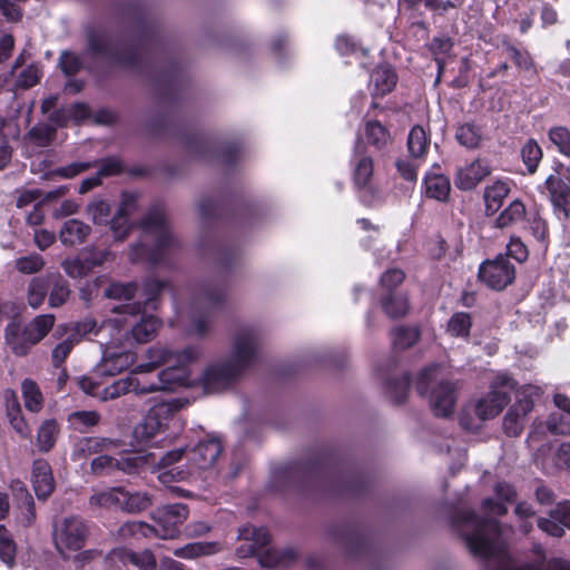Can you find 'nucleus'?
Instances as JSON below:
<instances>
[{
  "label": "nucleus",
  "instance_id": "1",
  "mask_svg": "<svg viewBox=\"0 0 570 570\" xmlns=\"http://www.w3.org/2000/svg\"><path fill=\"white\" fill-rule=\"evenodd\" d=\"M262 331L254 324H242L230 334L229 355L212 362L204 371H197L194 362L199 347L187 346L180 351V387L202 384L209 392L223 391L236 383L258 358Z\"/></svg>",
  "mask_w": 570,
  "mask_h": 570
},
{
  "label": "nucleus",
  "instance_id": "2",
  "mask_svg": "<svg viewBox=\"0 0 570 570\" xmlns=\"http://www.w3.org/2000/svg\"><path fill=\"white\" fill-rule=\"evenodd\" d=\"M494 493L497 500L485 499L482 502L483 517L471 511H461L456 514L454 524L474 556L491 561L493 570H501L508 564L512 567L515 562L507 551L502 530L494 517L508 512L504 503L514 500L515 491L510 484L500 482L495 485Z\"/></svg>",
  "mask_w": 570,
  "mask_h": 570
},
{
  "label": "nucleus",
  "instance_id": "3",
  "mask_svg": "<svg viewBox=\"0 0 570 570\" xmlns=\"http://www.w3.org/2000/svg\"><path fill=\"white\" fill-rule=\"evenodd\" d=\"M416 390L429 400L436 416L448 417L454 412L456 389L446 379L445 370L441 365L434 364L424 368L417 377Z\"/></svg>",
  "mask_w": 570,
  "mask_h": 570
},
{
  "label": "nucleus",
  "instance_id": "4",
  "mask_svg": "<svg viewBox=\"0 0 570 570\" xmlns=\"http://www.w3.org/2000/svg\"><path fill=\"white\" fill-rule=\"evenodd\" d=\"M55 322L53 314L37 315L24 325L11 322L4 330L6 344L16 356H27L49 334Z\"/></svg>",
  "mask_w": 570,
  "mask_h": 570
},
{
  "label": "nucleus",
  "instance_id": "5",
  "mask_svg": "<svg viewBox=\"0 0 570 570\" xmlns=\"http://www.w3.org/2000/svg\"><path fill=\"white\" fill-rule=\"evenodd\" d=\"M513 389L512 379L505 373H498L491 381L490 391L469 405L466 411L473 410L480 421L491 420L508 404Z\"/></svg>",
  "mask_w": 570,
  "mask_h": 570
},
{
  "label": "nucleus",
  "instance_id": "6",
  "mask_svg": "<svg viewBox=\"0 0 570 570\" xmlns=\"http://www.w3.org/2000/svg\"><path fill=\"white\" fill-rule=\"evenodd\" d=\"M352 177L355 187L360 190L362 203L376 206L381 202V194L373 185L374 165L365 147L357 140L351 159Z\"/></svg>",
  "mask_w": 570,
  "mask_h": 570
},
{
  "label": "nucleus",
  "instance_id": "7",
  "mask_svg": "<svg viewBox=\"0 0 570 570\" xmlns=\"http://www.w3.org/2000/svg\"><path fill=\"white\" fill-rule=\"evenodd\" d=\"M87 535L86 523L77 517H66L53 525L55 546L63 558H68L70 552L80 550Z\"/></svg>",
  "mask_w": 570,
  "mask_h": 570
},
{
  "label": "nucleus",
  "instance_id": "8",
  "mask_svg": "<svg viewBox=\"0 0 570 570\" xmlns=\"http://www.w3.org/2000/svg\"><path fill=\"white\" fill-rule=\"evenodd\" d=\"M88 51L106 58L114 63L131 66L137 59V52L102 31H90L88 35Z\"/></svg>",
  "mask_w": 570,
  "mask_h": 570
},
{
  "label": "nucleus",
  "instance_id": "9",
  "mask_svg": "<svg viewBox=\"0 0 570 570\" xmlns=\"http://www.w3.org/2000/svg\"><path fill=\"white\" fill-rule=\"evenodd\" d=\"M541 394V389L535 385H524L517 391L515 402L507 412L503 421L505 433L517 436L521 433L525 416L532 411L534 400Z\"/></svg>",
  "mask_w": 570,
  "mask_h": 570
},
{
  "label": "nucleus",
  "instance_id": "10",
  "mask_svg": "<svg viewBox=\"0 0 570 570\" xmlns=\"http://www.w3.org/2000/svg\"><path fill=\"white\" fill-rule=\"evenodd\" d=\"M175 407H177L176 400H174L169 405L161 404L151 409L147 415L135 425L132 430L131 446L137 449L147 446L165 426L161 416Z\"/></svg>",
  "mask_w": 570,
  "mask_h": 570
},
{
  "label": "nucleus",
  "instance_id": "11",
  "mask_svg": "<svg viewBox=\"0 0 570 570\" xmlns=\"http://www.w3.org/2000/svg\"><path fill=\"white\" fill-rule=\"evenodd\" d=\"M479 276L489 287L500 291L512 283L515 271L509 259L500 255L481 265Z\"/></svg>",
  "mask_w": 570,
  "mask_h": 570
},
{
  "label": "nucleus",
  "instance_id": "12",
  "mask_svg": "<svg viewBox=\"0 0 570 570\" xmlns=\"http://www.w3.org/2000/svg\"><path fill=\"white\" fill-rule=\"evenodd\" d=\"M138 209V196L134 193L124 191L115 214L111 217L110 230L115 240H125L130 230L131 225L128 218Z\"/></svg>",
  "mask_w": 570,
  "mask_h": 570
},
{
  "label": "nucleus",
  "instance_id": "13",
  "mask_svg": "<svg viewBox=\"0 0 570 570\" xmlns=\"http://www.w3.org/2000/svg\"><path fill=\"white\" fill-rule=\"evenodd\" d=\"M96 166H99L97 173L101 178L117 175L122 170L121 161L118 158L109 157L95 161H75L57 168L55 174L59 177L69 179Z\"/></svg>",
  "mask_w": 570,
  "mask_h": 570
},
{
  "label": "nucleus",
  "instance_id": "14",
  "mask_svg": "<svg viewBox=\"0 0 570 570\" xmlns=\"http://www.w3.org/2000/svg\"><path fill=\"white\" fill-rule=\"evenodd\" d=\"M153 523L149 524L153 535L171 540L178 534V505L167 504L154 511L151 514Z\"/></svg>",
  "mask_w": 570,
  "mask_h": 570
},
{
  "label": "nucleus",
  "instance_id": "15",
  "mask_svg": "<svg viewBox=\"0 0 570 570\" xmlns=\"http://www.w3.org/2000/svg\"><path fill=\"white\" fill-rule=\"evenodd\" d=\"M535 463L544 473L554 474L560 470L570 468V442L556 443L549 446L548 452L539 453Z\"/></svg>",
  "mask_w": 570,
  "mask_h": 570
},
{
  "label": "nucleus",
  "instance_id": "16",
  "mask_svg": "<svg viewBox=\"0 0 570 570\" xmlns=\"http://www.w3.org/2000/svg\"><path fill=\"white\" fill-rule=\"evenodd\" d=\"M140 227L156 237V249L166 252L171 245L165 213L161 208L150 209L140 222Z\"/></svg>",
  "mask_w": 570,
  "mask_h": 570
},
{
  "label": "nucleus",
  "instance_id": "17",
  "mask_svg": "<svg viewBox=\"0 0 570 570\" xmlns=\"http://www.w3.org/2000/svg\"><path fill=\"white\" fill-rule=\"evenodd\" d=\"M549 199L558 216L568 218L570 215V187L560 177L550 175L544 181Z\"/></svg>",
  "mask_w": 570,
  "mask_h": 570
},
{
  "label": "nucleus",
  "instance_id": "18",
  "mask_svg": "<svg viewBox=\"0 0 570 570\" xmlns=\"http://www.w3.org/2000/svg\"><path fill=\"white\" fill-rule=\"evenodd\" d=\"M491 167L487 160L475 159L471 164L460 168L455 177V186L462 190L473 189L487 176L491 174Z\"/></svg>",
  "mask_w": 570,
  "mask_h": 570
},
{
  "label": "nucleus",
  "instance_id": "19",
  "mask_svg": "<svg viewBox=\"0 0 570 570\" xmlns=\"http://www.w3.org/2000/svg\"><path fill=\"white\" fill-rule=\"evenodd\" d=\"M108 560L112 563H131L140 570H155L157 566L156 558L150 550L135 552L118 548L109 552Z\"/></svg>",
  "mask_w": 570,
  "mask_h": 570
},
{
  "label": "nucleus",
  "instance_id": "20",
  "mask_svg": "<svg viewBox=\"0 0 570 570\" xmlns=\"http://www.w3.org/2000/svg\"><path fill=\"white\" fill-rule=\"evenodd\" d=\"M134 364V355L127 350L118 351L116 346H108L99 364V371L105 375L114 376Z\"/></svg>",
  "mask_w": 570,
  "mask_h": 570
},
{
  "label": "nucleus",
  "instance_id": "21",
  "mask_svg": "<svg viewBox=\"0 0 570 570\" xmlns=\"http://www.w3.org/2000/svg\"><path fill=\"white\" fill-rule=\"evenodd\" d=\"M31 482L38 499L45 500L52 493L55 480L51 466L47 461L39 459L33 462Z\"/></svg>",
  "mask_w": 570,
  "mask_h": 570
},
{
  "label": "nucleus",
  "instance_id": "22",
  "mask_svg": "<svg viewBox=\"0 0 570 570\" xmlns=\"http://www.w3.org/2000/svg\"><path fill=\"white\" fill-rule=\"evenodd\" d=\"M222 452V444L217 439L199 442L193 450L186 452L188 460L199 469L210 468Z\"/></svg>",
  "mask_w": 570,
  "mask_h": 570
},
{
  "label": "nucleus",
  "instance_id": "23",
  "mask_svg": "<svg viewBox=\"0 0 570 570\" xmlns=\"http://www.w3.org/2000/svg\"><path fill=\"white\" fill-rule=\"evenodd\" d=\"M91 234V227L85 222L70 218L63 222L59 229V240L65 246H77L83 244Z\"/></svg>",
  "mask_w": 570,
  "mask_h": 570
},
{
  "label": "nucleus",
  "instance_id": "24",
  "mask_svg": "<svg viewBox=\"0 0 570 570\" xmlns=\"http://www.w3.org/2000/svg\"><path fill=\"white\" fill-rule=\"evenodd\" d=\"M396 81L394 70L389 65H381L373 70L368 88L373 96H384L393 90Z\"/></svg>",
  "mask_w": 570,
  "mask_h": 570
},
{
  "label": "nucleus",
  "instance_id": "25",
  "mask_svg": "<svg viewBox=\"0 0 570 570\" xmlns=\"http://www.w3.org/2000/svg\"><path fill=\"white\" fill-rule=\"evenodd\" d=\"M178 450H171L161 456L157 464L158 480L174 493L177 491L178 470Z\"/></svg>",
  "mask_w": 570,
  "mask_h": 570
},
{
  "label": "nucleus",
  "instance_id": "26",
  "mask_svg": "<svg viewBox=\"0 0 570 570\" xmlns=\"http://www.w3.org/2000/svg\"><path fill=\"white\" fill-rule=\"evenodd\" d=\"M450 190V180L444 175L430 173L425 176L424 193L426 197L444 202L448 199Z\"/></svg>",
  "mask_w": 570,
  "mask_h": 570
},
{
  "label": "nucleus",
  "instance_id": "27",
  "mask_svg": "<svg viewBox=\"0 0 570 570\" xmlns=\"http://www.w3.org/2000/svg\"><path fill=\"white\" fill-rule=\"evenodd\" d=\"M50 287L48 304L51 308H57L66 304L70 297L68 282L60 274L48 275V286Z\"/></svg>",
  "mask_w": 570,
  "mask_h": 570
},
{
  "label": "nucleus",
  "instance_id": "28",
  "mask_svg": "<svg viewBox=\"0 0 570 570\" xmlns=\"http://www.w3.org/2000/svg\"><path fill=\"white\" fill-rule=\"evenodd\" d=\"M510 193V184L505 180H497L484 189V203L488 213H495L502 206Z\"/></svg>",
  "mask_w": 570,
  "mask_h": 570
},
{
  "label": "nucleus",
  "instance_id": "29",
  "mask_svg": "<svg viewBox=\"0 0 570 570\" xmlns=\"http://www.w3.org/2000/svg\"><path fill=\"white\" fill-rule=\"evenodd\" d=\"M178 389V367L171 365L163 370L158 375V384L144 385L139 390L140 394H148L155 391L175 392Z\"/></svg>",
  "mask_w": 570,
  "mask_h": 570
},
{
  "label": "nucleus",
  "instance_id": "30",
  "mask_svg": "<svg viewBox=\"0 0 570 570\" xmlns=\"http://www.w3.org/2000/svg\"><path fill=\"white\" fill-rule=\"evenodd\" d=\"M116 445L117 443L110 439L82 438L77 442L73 454L81 459Z\"/></svg>",
  "mask_w": 570,
  "mask_h": 570
},
{
  "label": "nucleus",
  "instance_id": "31",
  "mask_svg": "<svg viewBox=\"0 0 570 570\" xmlns=\"http://www.w3.org/2000/svg\"><path fill=\"white\" fill-rule=\"evenodd\" d=\"M140 389L141 386L135 377H126L104 387L100 392V399L104 401L114 400L129 392L140 394Z\"/></svg>",
  "mask_w": 570,
  "mask_h": 570
},
{
  "label": "nucleus",
  "instance_id": "32",
  "mask_svg": "<svg viewBox=\"0 0 570 570\" xmlns=\"http://www.w3.org/2000/svg\"><path fill=\"white\" fill-rule=\"evenodd\" d=\"M159 325L155 316H144L131 327V337L136 343H147L154 338Z\"/></svg>",
  "mask_w": 570,
  "mask_h": 570
},
{
  "label": "nucleus",
  "instance_id": "33",
  "mask_svg": "<svg viewBox=\"0 0 570 570\" xmlns=\"http://www.w3.org/2000/svg\"><path fill=\"white\" fill-rule=\"evenodd\" d=\"M88 116L89 108L87 105L78 102L53 111L50 114L49 119L59 126H63L69 119L79 121L86 119Z\"/></svg>",
  "mask_w": 570,
  "mask_h": 570
},
{
  "label": "nucleus",
  "instance_id": "34",
  "mask_svg": "<svg viewBox=\"0 0 570 570\" xmlns=\"http://www.w3.org/2000/svg\"><path fill=\"white\" fill-rule=\"evenodd\" d=\"M88 218L98 226H109L111 222V207L105 199H94L86 206Z\"/></svg>",
  "mask_w": 570,
  "mask_h": 570
},
{
  "label": "nucleus",
  "instance_id": "35",
  "mask_svg": "<svg viewBox=\"0 0 570 570\" xmlns=\"http://www.w3.org/2000/svg\"><path fill=\"white\" fill-rule=\"evenodd\" d=\"M430 139L425 130L415 126L411 129L407 138V148L411 157L415 159L422 158L429 150Z\"/></svg>",
  "mask_w": 570,
  "mask_h": 570
},
{
  "label": "nucleus",
  "instance_id": "36",
  "mask_svg": "<svg viewBox=\"0 0 570 570\" xmlns=\"http://www.w3.org/2000/svg\"><path fill=\"white\" fill-rule=\"evenodd\" d=\"M48 292V275L46 277H33L27 287V303L33 309L39 308L45 302Z\"/></svg>",
  "mask_w": 570,
  "mask_h": 570
},
{
  "label": "nucleus",
  "instance_id": "37",
  "mask_svg": "<svg viewBox=\"0 0 570 570\" xmlns=\"http://www.w3.org/2000/svg\"><path fill=\"white\" fill-rule=\"evenodd\" d=\"M364 136L367 142L377 149L385 147L391 141L389 130L376 120H371L365 124Z\"/></svg>",
  "mask_w": 570,
  "mask_h": 570
},
{
  "label": "nucleus",
  "instance_id": "38",
  "mask_svg": "<svg viewBox=\"0 0 570 570\" xmlns=\"http://www.w3.org/2000/svg\"><path fill=\"white\" fill-rule=\"evenodd\" d=\"M382 306L390 317L404 316L409 309L407 298L400 292L387 293L382 299Z\"/></svg>",
  "mask_w": 570,
  "mask_h": 570
},
{
  "label": "nucleus",
  "instance_id": "39",
  "mask_svg": "<svg viewBox=\"0 0 570 570\" xmlns=\"http://www.w3.org/2000/svg\"><path fill=\"white\" fill-rule=\"evenodd\" d=\"M151 505V499L146 492H129L124 489L121 510L128 513H138Z\"/></svg>",
  "mask_w": 570,
  "mask_h": 570
},
{
  "label": "nucleus",
  "instance_id": "40",
  "mask_svg": "<svg viewBox=\"0 0 570 570\" xmlns=\"http://www.w3.org/2000/svg\"><path fill=\"white\" fill-rule=\"evenodd\" d=\"M124 488H111L106 491L97 492L90 497V504L101 508H116L121 510V500Z\"/></svg>",
  "mask_w": 570,
  "mask_h": 570
},
{
  "label": "nucleus",
  "instance_id": "41",
  "mask_svg": "<svg viewBox=\"0 0 570 570\" xmlns=\"http://www.w3.org/2000/svg\"><path fill=\"white\" fill-rule=\"evenodd\" d=\"M96 322L94 320H85L73 324L59 325L56 330V334H67L69 337L73 338L76 344H78L82 338L86 337V335L94 332Z\"/></svg>",
  "mask_w": 570,
  "mask_h": 570
},
{
  "label": "nucleus",
  "instance_id": "42",
  "mask_svg": "<svg viewBox=\"0 0 570 570\" xmlns=\"http://www.w3.org/2000/svg\"><path fill=\"white\" fill-rule=\"evenodd\" d=\"M21 390L26 409L33 413L39 412L42 407L43 399L36 382L29 379L23 380Z\"/></svg>",
  "mask_w": 570,
  "mask_h": 570
},
{
  "label": "nucleus",
  "instance_id": "43",
  "mask_svg": "<svg viewBox=\"0 0 570 570\" xmlns=\"http://www.w3.org/2000/svg\"><path fill=\"white\" fill-rule=\"evenodd\" d=\"M59 428L55 420H46L37 433V445L40 451L48 452L56 443Z\"/></svg>",
  "mask_w": 570,
  "mask_h": 570
},
{
  "label": "nucleus",
  "instance_id": "44",
  "mask_svg": "<svg viewBox=\"0 0 570 570\" xmlns=\"http://www.w3.org/2000/svg\"><path fill=\"white\" fill-rule=\"evenodd\" d=\"M472 326L471 317L468 313L458 312L451 316L448 322L446 332L451 336L468 337Z\"/></svg>",
  "mask_w": 570,
  "mask_h": 570
},
{
  "label": "nucleus",
  "instance_id": "45",
  "mask_svg": "<svg viewBox=\"0 0 570 570\" xmlns=\"http://www.w3.org/2000/svg\"><path fill=\"white\" fill-rule=\"evenodd\" d=\"M455 138L460 145L466 148H475L480 145L482 134L473 124H464L458 127Z\"/></svg>",
  "mask_w": 570,
  "mask_h": 570
},
{
  "label": "nucleus",
  "instance_id": "46",
  "mask_svg": "<svg viewBox=\"0 0 570 570\" xmlns=\"http://www.w3.org/2000/svg\"><path fill=\"white\" fill-rule=\"evenodd\" d=\"M525 215V206L515 199L497 218V225L501 228L521 220Z\"/></svg>",
  "mask_w": 570,
  "mask_h": 570
},
{
  "label": "nucleus",
  "instance_id": "47",
  "mask_svg": "<svg viewBox=\"0 0 570 570\" xmlns=\"http://www.w3.org/2000/svg\"><path fill=\"white\" fill-rule=\"evenodd\" d=\"M239 538L249 541L257 549L265 547L271 539L269 532L264 527L247 525L239 530Z\"/></svg>",
  "mask_w": 570,
  "mask_h": 570
},
{
  "label": "nucleus",
  "instance_id": "48",
  "mask_svg": "<svg viewBox=\"0 0 570 570\" xmlns=\"http://www.w3.org/2000/svg\"><path fill=\"white\" fill-rule=\"evenodd\" d=\"M46 265L43 257L39 254H30L27 256L18 257L14 261V268L21 274H36L40 272Z\"/></svg>",
  "mask_w": 570,
  "mask_h": 570
},
{
  "label": "nucleus",
  "instance_id": "49",
  "mask_svg": "<svg viewBox=\"0 0 570 570\" xmlns=\"http://www.w3.org/2000/svg\"><path fill=\"white\" fill-rule=\"evenodd\" d=\"M17 553V546L10 533L0 525V559L9 567L13 566Z\"/></svg>",
  "mask_w": 570,
  "mask_h": 570
},
{
  "label": "nucleus",
  "instance_id": "50",
  "mask_svg": "<svg viewBox=\"0 0 570 570\" xmlns=\"http://www.w3.org/2000/svg\"><path fill=\"white\" fill-rule=\"evenodd\" d=\"M118 535L122 539L127 538H147L153 535L148 523L142 521H128L120 525Z\"/></svg>",
  "mask_w": 570,
  "mask_h": 570
},
{
  "label": "nucleus",
  "instance_id": "51",
  "mask_svg": "<svg viewBox=\"0 0 570 570\" xmlns=\"http://www.w3.org/2000/svg\"><path fill=\"white\" fill-rule=\"evenodd\" d=\"M549 139L560 154L570 158V131L564 127H553L549 130Z\"/></svg>",
  "mask_w": 570,
  "mask_h": 570
},
{
  "label": "nucleus",
  "instance_id": "52",
  "mask_svg": "<svg viewBox=\"0 0 570 570\" xmlns=\"http://www.w3.org/2000/svg\"><path fill=\"white\" fill-rule=\"evenodd\" d=\"M219 550L215 542H194L180 548V558H195L214 554Z\"/></svg>",
  "mask_w": 570,
  "mask_h": 570
},
{
  "label": "nucleus",
  "instance_id": "53",
  "mask_svg": "<svg viewBox=\"0 0 570 570\" xmlns=\"http://www.w3.org/2000/svg\"><path fill=\"white\" fill-rule=\"evenodd\" d=\"M522 160L530 173H534L541 158L542 150L534 140H529L521 150Z\"/></svg>",
  "mask_w": 570,
  "mask_h": 570
},
{
  "label": "nucleus",
  "instance_id": "54",
  "mask_svg": "<svg viewBox=\"0 0 570 570\" xmlns=\"http://www.w3.org/2000/svg\"><path fill=\"white\" fill-rule=\"evenodd\" d=\"M55 132L49 125H37L29 130L28 138L39 147H47L52 142Z\"/></svg>",
  "mask_w": 570,
  "mask_h": 570
},
{
  "label": "nucleus",
  "instance_id": "55",
  "mask_svg": "<svg viewBox=\"0 0 570 570\" xmlns=\"http://www.w3.org/2000/svg\"><path fill=\"white\" fill-rule=\"evenodd\" d=\"M136 291L135 283H112L106 289L105 295L112 299L130 301L134 298Z\"/></svg>",
  "mask_w": 570,
  "mask_h": 570
},
{
  "label": "nucleus",
  "instance_id": "56",
  "mask_svg": "<svg viewBox=\"0 0 570 570\" xmlns=\"http://www.w3.org/2000/svg\"><path fill=\"white\" fill-rule=\"evenodd\" d=\"M419 338L415 327H399L394 332L393 344L396 348L403 350L412 346Z\"/></svg>",
  "mask_w": 570,
  "mask_h": 570
},
{
  "label": "nucleus",
  "instance_id": "57",
  "mask_svg": "<svg viewBox=\"0 0 570 570\" xmlns=\"http://www.w3.org/2000/svg\"><path fill=\"white\" fill-rule=\"evenodd\" d=\"M76 342L73 338L67 337L58 343L51 351V362L55 367H60L65 361L68 358L72 348L75 347Z\"/></svg>",
  "mask_w": 570,
  "mask_h": 570
},
{
  "label": "nucleus",
  "instance_id": "58",
  "mask_svg": "<svg viewBox=\"0 0 570 570\" xmlns=\"http://www.w3.org/2000/svg\"><path fill=\"white\" fill-rule=\"evenodd\" d=\"M548 429L556 434H570V416L560 412L550 414L547 421Z\"/></svg>",
  "mask_w": 570,
  "mask_h": 570
},
{
  "label": "nucleus",
  "instance_id": "59",
  "mask_svg": "<svg viewBox=\"0 0 570 570\" xmlns=\"http://www.w3.org/2000/svg\"><path fill=\"white\" fill-rule=\"evenodd\" d=\"M11 491L19 503L33 517V499L26 484L19 480L12 481Z\"/></svg>",
  "mask_w": 570,
  "mask_h": 570
},
{
  "label": "nucleus",
  "instance_id": "60",
  "mask_svg": "<svg viewBox=\"0 0 570 570\" xmlns=\"http://www.w3.org/2000/svg\"><path fill=\"white\" fill-rule=\"evenodd\" d=\"M40 80V71L37 66L30 65L17 75V87L27 89L38 83Z\"/></svg>",
  "mask_w": 570,
  "mask_h": 570
},
{
  "label": "nucleus",
  "instance_id": "61",
  "mask_svg": "<svg viewBox=\"0 0 570 570\" xmlns=\"http://www.w3.org/2000/svg\"><path fill=\"white\" fill-rule=\"evenodd\" d=\"M118 459L100 455L92 460L91 471L96 474H111L118 471Z\"/></svg>",
  "mask_w": 570,
  "mask_h": 570
},
{
  "label": "nucleus",
  "instance_id": "62",
  "mask_svg": "<svg viewBox=\"0 0 570 570\" xmlns=\"http://www.w3.org/2000/svg\"><path fill=\"white\" fill-rule=\"evenodd\" d=\"M501 570H570V564L561 559H552L541 566L527 564L524 567H518L517 564H513L512 567H510L508 564L507 567H503Z\"/></svg>",
  "mask_w": 570,
  "mask_h": 570
},
{
  "label": "nucleus",
  "instance_id": "63",
  "mask_svg": "<svg viewBox=\"0 0 570 570\" xmlns=\"http://www.w3.org/2000/svg\"><path fill=\"white\" fill-rule=\"evenodd\" d=\"M335 48L341 56L347 55H365L366 51L362 48H358L356 42L352 37L348 36H338L335 41Z\"/></svg>",
  "mask_w": 570,
  "mask_h": 570
},
{
  "label": "nucleus",
  "instance_id": "64",
  "mask_svg": "<svg viewBox=\"0 0 570 570\" xmlns=\"http://www.w3.org/2000/svg\"><path fill=\"white\" fill-rule=\"evenodd\" d=\"M62 267L65 269V272L70 276V277H81L83 275H86L89 271H90V265L89 263L87 262V259H66L63 263H62Z\"/></svg>",
  "mask_w": 570,
  "mask_h": 570
}]
</instances>
